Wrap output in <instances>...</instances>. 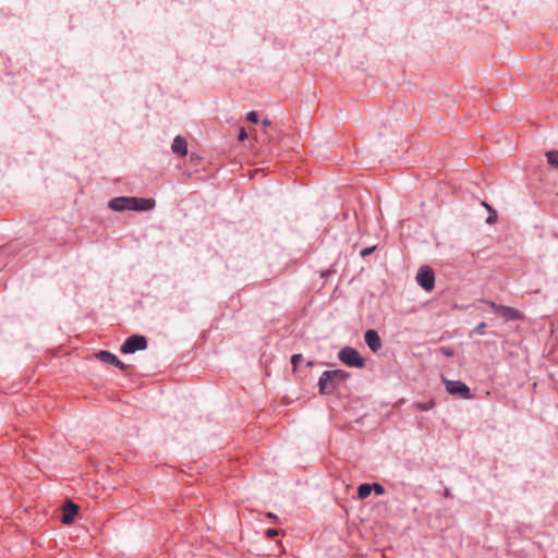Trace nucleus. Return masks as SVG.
Masks as SVG:
<instances>
[{
    "label": "nucleus",
    "instance_id": "obj_1",
    "mask_svg": "<svg viewBox=\"0 0 558 558\" xmlns=\"http://www.w3.org/2000/svg\"><path fill=\"white\" fill-rule=\"evenodd\" d=\"M108 207L118 213L126 210L149 211L156 207V201L137 196H117L108 202Z\"/></svg>",
    "mask_w": 558,
    "mask_h": 558
},
{
    "label": "nucleus",
    "instance_id": "obj_2",
    "mask_svg": "<svg viewBox=\"0 0 558 558\" xmlns=\"http://www.w3.org/2000/svg\"><path fill=\"white\" fill-rule=\"evenodd\" d=\"M442 383L446 387V391L451 396L463 400H471L474 398L470 387L461 380H451L442 377Z\"/></svg>",
    "mask_w": 558,
    "mask_h": 558
},
{
    "label": "nucleus",
    "instance_id": "obj_3",
    "mask_svg": "<svg viewBox=\"0 0 558 558\" xmlns=\"http://www.w3.org/2000/svg\"><path fill=\"white\" fill-rule=\"evenodd\" d=\"M338 359L349 367L363 368L365 360L360 352L352 347H344L338 353Z\"/></svg>",
    "mask_w": 558,
    "mask_h": 558
},
{
    "label": "nucleus",
    "instance_id": "obj_4",
    "mask_svg": "<svg viewBox=\"0 0 558 558\" xmlns=\"http://www.w3.org/2000/svg\"><path fill=\"white\" fill-rule=\"evenodd\" d=\"M147 338L140 333H134L128 337L120 347L123 354H133L136 351H142L147 348Z\"/></svg>",
    "mask_w": 558,
    "mask_h": 558
},
{
    "label": "nucleus",
    "instance_id": "obj_5",
    "mask_svg": "<svg viewBox=\"0 0 558 558\" xmlns=\"http://www.w3.org/2000/svg\"><path fill=\"white\" fill-rule=\"evenodd\" d=\"M416 281L421 288L430 292L435 287V274L429 266L420 267L416 274Z\"/></svg>",
    "mask_w": 558,
    "mask_h": 558
},
{
    "label": "nucleus",
    "instance_id": "obj_6",
    "mask_svg": "<svg viewBox=\"0 0 558 558\" xmlns=\"http://www.w3.org/2000/svg\"><path fill=\"white\" fill-rule=\"evenodd\" d=\"M96 357L104 363L118 367L122 372H126L129 368L126 364H124L116 354L110 351L101 350L96 353Z\"/></svg>",
    "mask_w": 558,
    "mask_h": 558
},
{
    "label": "nucleus",
    "instance_id": "obj_7",
    "mask_svg": "<svg viewBox=\"0 0 558 558\" xmlns=\"http://www.w3.org/2000/svg\"><path fill=\"white\" fill-rule=\"evenodd\" d=\"M318 392L319 395H329L336 389V384L332 380L330 371H325L318 379Z\"/></svg>",
    "mask_w": 558,
    "mask_h": 558
},
{
    "label": "nucleus",
    "instance_id": "obj_8",
    "mask_svg": "<svg viewBox=\"0 0 558 558\" xmlns=\"http://www.w3.org/2000/svg\"><path fill=\"white\" fill-rule=\"evenodd\" d=\"M364 341L374 353L378 352L383 347L381 339L375 329H368L365 331Z\"/></svg>",
    "mask_w": 558,
    "mask_h": 558
},
{
    "label": "nucleus",
    "instance_id": "obj_9",
    "mask_svg": "<svg viewBox=\"0 0 558 558\" xmlns=\"http://www.w3.org/2000/svg\"><path fill=\"white\" fill-rule=\"evenodd\" d=\"M78 510L80 507L76 504H74L71 500H68L63 505L62 509V523L66 525L71 524L74 521L75 517L77 515Z\"/></svg>",
    "mask_w": 558,
    "mask_h": 558
},
{
    "label": "nucleus",
    "instance_id": "obj_10",
    "mask_svg": "<svg viewBox=\"0 0 558 558\" xmlns=\"http://www.w3.org/2000/svg\"><path fill=\"white\" fill-rule=\"evenodd\" d=\"M171 150L173 154L184 157L187 154V142L185 137L177 135L172 142Z\"/></svg>",
    "mask_w": 558,
    "mask_h": 558
},
{
    "label": "nucleus",
    "instance_id": "obj_11",
    "mask_svg": "<svg viewBox=\"0 0 558 558\" xmlns=\"http://www.w3.org/2000/svg\"><path fill=\"white\" fill-rule=\"evenodd\" d=\"M499 310L500 312L498 315L502 316L506 320H518L522 317L520 311L514 307L502 305Z\"/></svg>",
    "mask_w": 558,
    "mask_h": 558
},
{
    "label": "nucleus",
    "instance_id": "obj_12",
    "mask_svg": "<svg viewBox=\"0 0 558 558\" xmlns=\"http://www.w3.org/2000/svg\"><path fill=\"white\" fill-rule=\"evenodd\" d=\"M330 373L332 376V380L336 384V388L338 387L339 384L344 383L350 377V374L343 369H333L330 371Z\"/></svg>",
    "mask_w": 558,
    "mask_h": 558
},
{
    "label": "nucleus",
    "instance_id": "obj_13",
    "mask_svg": "<svg viewBox=\"0 0 558 558\" xmlns=\"http://www.w3.org/2000/svg\"><path fill=\"white\" fill-rule=\"evenodd\" d=\"M372 494L371 484L363 483L357 487V497L360 499H365Z\"/></svg>",
    "mask_w": 558,
    "mask_h": 558
},
{
    "label": "nucleus",
    "instance_id": "obj_14",
    "mask_svg": "<svg viewBox=\"0 0 558 558\" xmlns=\"http://www.w3.org/2000/svg\"><path fill=\"white\" fill-rule=\"evenodd\" d=\"M483 205L485 206V208L488 211V217L486 218V223H488V225L496 223V221L498 219L497 211L490 205H488L485 202H483Z\"/></svg>",
    "mask_w": 558,
    "mask_h": 558
},
{
    "label": "nucleus",
    "instance_id": "obj_15",
    "mask_svg": "<svg viewBox=\"0 0 558 558\" xmlns=\"http://www.w3.org/2000/svg\"><path fill=\"white\" fill-rule=\"evenodd\" d=\"M547 162L558 169V150H549L546 153Z\"/></svg>",
    "mask_w": 558,
    "mask_h": 558
},
{
    "label": "nucleus",
    "instance_id": "obj_16",
    "mask_svg": "<svg viewBox=\"0 0 558 558\" xmlns=\"http://www.w3.org/2000/svg\"><path fill=\"white\" fill-rule=\"evenodd\" d=\"M414 407L420 411H429L435 407L434 400H428L425 402H415Z\"/></svg>",
    "mask_w": 558,
    "mask_h": 558
},
{
    "label": "nucleus",
    "instance_id": "obj_17",
    "mask_svg": "<svg viewBox=\"0 0 558 558\" xmlns=\"http://www.w3.org/2000/svg\"><path fill=\"white\" fill-rule=\"evenodd\" d=\"M371 489L374 492L377 496H381L385 494L386 489L385 487L379 483H372Z\"/></svg>",
    "mask_w": 558,
    "mask_h": 558
},
{
    "label": "nucleus",
    "instance_id": "obj_18",
    "mask_svg": "<svg viewBox=\"0 0 558 558\" xmlns=\"http://www.w3.org/2000/svg\"><path fill=\"white\" fill-rule=\"evenodd\" d=\"M486 323L485 322H482L480 323L471 332H470V337H473L475 335H483L484 333V330L486 328Z\"/></svg>",
    "mask_w": 558,
    "mask_h": 558
},
{
    "label": "nucleus",
    "instance_id": "obj_19",
    "mask_svg": "<svg viewBox=\"0 0 558 558\" xmlns=\"http://www.w3.org/2000/svg\"><path fill=\"white\" fill-rule=\"evenodd\" d=\"M481 302L487 304L496 314H499V312H500L499 308L502 307V305H498L492 300L482 299Z\"/></svg>",
    "mask_w": 558,
    "mask_h": 558
},
{
    "label": "nucleus",
    "instance_id": "obj_20",
    "mask_svg": "<svg viewBox=\"0 0 558 558\" xmlns=\"http://www.w3.org/2000/svg\"><path fill=\"white\" fill-rule=\"evenodd\" d=\"M302 361H303V355L300 353L293 354L291 356V364L294 368L298 367L299 363H301Z\"/></svg>",
    "mask_w": 558,
    "mask_h": 558
},
{
    "label": "nucleus",
    "instance_id": "obj_21",
    "mask_svg": "<svg viewBox=\"0 0 558 558\" xmlns=\"http://www.w3.org/2000/svg\"><path fill=\"white\" fill-rule=\"evenodd\" d=\"M246 120L252 122V123H257L258 122V114L257 112L255 111H250L246 113Z\"/></svg>",
    "mask_w": 558,
    "mask_h": 558
},
{
    "label": "nucleus",
    "instance_id": "obj_22",
    "mask_svg": "<svg viewBox=\"0 0 558 558\" xmlns=\"http://www.w3.org/2000/svg\"><path fill=\"white\" fill-rule=\"evenodd\" d=\"M376 250V246L373 245V246H368V247H365L363 248L361 252H360V255L362 257H366L368 255H371L374 251Z\"/></svg>",
    "mask_w": 558,
    "mask_h": 558
},
{
    "label": "nucleus",
    "instance_id": "obj_23",
    "mask_svg": "<svg viewBox=\"0 0 558 558\" xmlns=\"http://www.w3.org/2000/svg\"><path fill=\"white\" fill-rule=\"evenodd\" d=\"M247 137H248V135H247L246 130H245L244 128H241V129L239 130L238 140H239L240 142H243V141H245Z\"/></svg>",
    "mask_w": 558,
    "mask_h": 558
},
{
    "label": "nucleus",
    "instance_id": "obj_24",
    "mask_svg": "<svg viewBox=\"0 0 558 558\" xmlns=\"http://www.w3.org/2000/svg\"><path fill=\"white\" fill-rule=\"evenodd\" d=\"M279 534V531L276 530V529H268L266 531V535L269 537V538H275L276 536H278Z\"/></svg>",
    "mask_w": 558,
    "mask_h": 558
},
{
    "label": "nucleus",
    "instance_id": "obj_25",
    "mask_svg": "<svg viewBox=\"0 0 558 558\" xmlns=\"http://www.w3.org/2000/svg\"><path fill=\"white\" fill-rule=\"evenodd\" d=\"M441 352L448 357L453 355V350L451 348H441Z\"/></svg>",
    "mask_w": 558,
    "mask_h": 558
},
{
    "label": "nucleus",
    "instance_id": "obj_26",
    "mask_svg": "<svg viewBox=\"0 0 558 558\" xmlns=\"http://www.w3.org/2000/svg\"><path fill=\"white\" fill-rule=\"evenodd\" d=\"M267 517H268L269 519H271L274 522H277V521H278V517H277L275 513L269 512V513H267Z\"/></svg>",
    "mask_w": 558,
    "mask_h": 558
},
{
    "label": "nucleus",
    "instance_id": "obj_27",
    "mask_svg": "<svg viewBox=\"0 0 558 558\" xmlns=\"http://www.w3.org/2000/svg\"><path fill=\"white\" fill-rule=\"evenodd\" d=\"M444 496L449 498L451 497V493H450V489L449 488H446L445 492H444Z\"/></svg>",
    "mask_w": 558,
    "mask_h": 558
},
{
    "label": "nucleus",
    "instance_id": "obj_28",
    "mask_svg": "<svg viewBox=\"0 0 558 558\" xmlns=\"http://www.w3.org/2000/svg\"><path fill=\"white\" fill-rule=\"evenodd\" d=\"M270 124H271L270 120H268V119H264L263 120V125L264 126H269Z\"/></svg>",
    "mask_w": 558,
    "mask_h": 558
},
{
    "label": "nucleus",
    "instance_id": "obj_29",
    "mask_svg": "<svg viewBox=\"0 0 558 558\" xmlns=\"http://www.w3.org/2000/svg\"><path fill=\"white\" fill-rule=\"evenodd\" d=\"M313 365H314V362H313V361H308V362L306 363V366H310V367H311V366H313Z\"/></svg>",
    "mask_w": 558,
    "mask_h": 558
}]
</instances>
